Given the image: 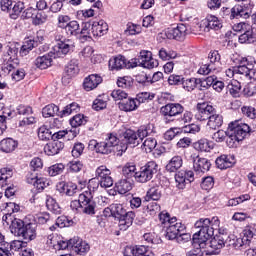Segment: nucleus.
<instances>
[{
  "label": "nucleus",
  "mask_w": 256,
  "mask_h": 256,
  "mask_svg": "<svg viewBox=\"0 0 256 256\" xmlns=\"http://www.w3.org/2000/svg\"><path fill=\"white\" fill-rule=\"evenodd\" d=\"M219 217L200 218L194 224L196 229H199L194 235V239H199L200 241L208 242L213 235H215V229L220 225Z\"/></svg>",
  "instance_id": "1"
},
{
  "label": "nucleus",
  "mask_w": 256,
  "mask_h": 256,
  "mask_svg": "<svg viewBox=\"0 0 256 256\" xmlns=\"http://www.w3.org/2000/svg\"><path fill=\"white\" fill-rule=\"evenodd\" d=\"M223 13L228 15V18L233 20H245L251 17L252 23L256 25V12L253 14V4H237L231 9L223 7Z\"/></svg>",
  "instance_id": "2"
},
{
  "label": "nucleus",
  "mask_w": 256,
  "mask_h": 256,
  "mask_svg": "<svg viewBox=\"0 0 256 256\" xmlns=\"http://www.w3.org/2000/svg\"><path fill=\"white\" fill-rule=\"evenodd\" d=\"M249 131H251L249 125L239 121L231 122L227 129L228 138L226 143L228 147H235V143L243 141L249 135Z\"/></svg>",
  "instance_id": "3"
},
{
  "label": "nucleus",
  "mask_w": 256,
  "mask_h": 256,
  "mask_svg": "<svg viewBox=\"0 0 256 256\" xmlns=\"http://www.w3.org/2000/svg\"><path fill=\"white\" fill-rule=\"evenodd\" d=\"M160 221L166 225V239L172 241L173 239H177L180 233L185 231V225H182L181 222H177V218L169 215V213H160L159 214Z\"/></svg>",
  "instance_id": "4"
},
{
  "label": "nucleus",
  "mask_w": 256,
  "mask_h": 256,
  "mask_svg": "<svg viewBox=\"0 0 256 256\" xmlns=\"http://www.w3.org/2000/svg\"><path fill=\"white\" fill-rule=\"evenodd\" d=\"M159 169V165L155 161L148 162L145 166H142L138 172H136L135 180L138 183H147L153 179V175H156Z\"/></svg>",
  "instance_id": "5"
},
{
  "label": "nucleus",
  "mask_w": 256,
  "mask_h": 256,
  "mask_svg": "<svg viewBox=\"0 0 256 256\" xmlns=\"http://www.w3.org/2000/svg\"><path fill=\"white\" fill-rule=\"evenodd\" d=\"M208 58L210 59V64H204L198 70L200 75H209L212 71H215L219 65H221V55L219 51L214 50L210 52Z\"/></svg>",
  "instance_id": "6"
},
{
  "label": "nucleus",
  "mask_w": 256,
  "mask_h": 256,
  "mask_svg": "<svg viewBox=\"0 0 256 256\" xmlns=\"http://www.w3.org/2000/svg\"><path fill=\"white\" fill-rule=\"evenodd\" d=\"M217 112L213 105L208 103H198L196 106V113L194 115L197 121H208V119Z\"/></svg>",
  "instance_id": "7"
},
{
  "label": "nucleus",
  "mask_w": 256,
  "mask_h": 256,
  "mask_svg": "<svg viewBox=\"0 0 256 256\" xmlns=\"http://www.w3.org/2000/svg\"><path fill=\"white\" fill-rule=\"evenodd\" d=\"M80 201L82 203V212L85 215H95V201H93V194L91 191H85L84 193L80 194Z\"/></svg>",
  "instance_id": "8"
},
{
  "label": "nucleus",
  "mask_w": 256,
  "mask_h": 256,
  "mask_svg": "<svg viewBox=\"0 0 256 256\" xmlns=\"http://www.w3.org/2000/svg\"><path fill=\"white\" fill-rule=\"evenodd\" d=\"M195 173L193 171H178L175 174L176 187L178 189H185L189 183H193L195 181Z\"/></svg>",
  "instance_id": "9"
},
{
  "label": "nucleus",
  "mask_w": 256,
  "mask_h": 256,
  "mask_svg": "<svg viewBox=\"0 0 256 256\" xmlns=\"http://www.w3.org/2000/svg\"><path fill=\"white\" fill-rule=\"evenodd\" d=\"M183 111H185V108L179 103H169L160 109V113L166 117V119H169V117H177V115H181Z\"/></svg>",
  "instance_id": "10"
},
{
  "label": "nucleus",
  "mask_w": 256,
  "mask_h": 256,
  "mask_svg": "<svg viewBox=\"0 0 256 256\" xmlns=\"http://www.w3.org/2000/svg\"><path fill=\"white\" fill-rule=\"evenodd\" d=\"M193 169L195 175L201 177V175H204V173H207L211 169V162L207 158L196 156L193 159Z\"/></svg>",
  "instance_id": "11"
},
{
  "label": "nucleus",
  "mask_w": 256,
  "mask_h": 256,
  "mask_svg": "<svg viewBox=\"0 0 256 256\" xmlns=\"http://www.w3.org/2000/svg\"><path fill=\"white\" fill-rule=\"evenodd\" d=\"M167 39H175L176 41H183L187 36V26L179 24L176 28H171L165 31Z\"/></svg>",
  "instance_id": "12"
},
{
  "label": "nucleus",
  "mask_w": 256,
  "mask_h": 256,
  "mask_svg": "<svg viewBox=\"0 0 256 256\" xmlns=\"http://www.w3.org/2000/svg\"><path fill=\"white\" fill-rule=\"evenodd\" d=\"M71 47H73V44H71L70 40L64 42L60 41L53 47V51L50 53L54 59H57V57H65V55L71 51Z\"/></svg>",
  "instance_id": "13"
},
{
  "label": "nucleus",
  "mask_w": 256,
  "mask_h": 256,
  "mask_svg": "<svg viewBox=\"0 0 256 256\" xmlns=\"http://www.w3.org/2000/svg\"><path fill=\"white\" fill-rule=\"evenodd\" d=\"M19 53V49L13 45L7 46V52L3 56V60L6 63V69L9 71L14 69L12 63H17V54Z\"/></svg>",
  "instance_id": "14"
},
{
  "label": "nucleus",
  "mask_w": 256,
  "mask_h": 256,
  "mask_svg": "<svg viewBox=\"0 0 256 256\" xmlns=\"http://www.w3.org/2000/svg\"><path fill=\"white\" fill-rule=\"evenodd\" d=\"M108 31L109 25H107V22L103 20L91 22V33L93 37H103V35H107Z\"/></svg>",
  "instance_id": "15"
},
{
  "label": "nucleus",
  "mask_w": 256,
  "mask_h": 256,
  "mask_svg": "<svg viewBox=\"0 0 256 256\" xmlns=\"http://www.w3.org/2000/svg\"><path fill=\"white\" fill-rule=\"evenodd\" d=\"M65 144L59 140H53L44 146V152L46 155L53 156L59 155L63 151Z\"/></svg>",
  "instance_id": "16"
},
{
  "label": "nucleus",
  "mask_w": 256,
  "mask_h": 256,
  "mask_svg": "<svg viewBox=\"0 0 256 256\" xmlns=\"http://www.w3.org/2000/svg\"><path fill=\"white\" fill-rule=\"evenodd\" d=\"M127 58L123 55L114 56L109 60L108 67L110 71H121L127 67Z\"/></svg>",
  "instance_id": "17"
},
{
  "label": "nucleus",
  "mask_w": 256,
  "mask_h": 256,
  "mask_svg": "<svg viewBox=\"0 0 256 256\" xmlns=\"http://www.w3.org/2000/svg\"><path fill=\"white\" fill-rule=\"evenodd\" d=\"M25 241H33L37 237V224L35 223H28L24 226V229H22V232H20V236Z\"/></svg>",
  "instance_id": "18"
},
{
  "label": "nucleus",
  "mask_w": 256,
  "mask_h": 256,
  "mask_svg": "<svg viewBox=\"0 0 256 256\" xmlns=\"http://www.w3.org/2000/svg\"><path fill=\"white\" fill-rule=\"evenodd\" d=\"M70 245H72L73 251L78 253V255H83V253L89 251V244L79 237L70 239Z\"/></svg>",
  "instance_id": "19"
},
{
  "label": "nucleus",
  "mask_w": 256,
  "mask_h": 256,
  "mask_svg": "<svg viewBox=\"0 0 256 256\" xmlns=\"http://www.w3.org/2000/svg\"><path fill=\"white\" fill-rule=\"evenodd\" d=\"M102 81L103 78H101V76L98 74H92L85 78L83 87L85 91H93V89H97Z\"/></svg>",
  "instance_id": "20"
},
{
  "label": "nucleus",
  "mask_w": 256,
  "mask_h": 256,
  "mask_svg": "<svg viewBox=\"0 0 256 256\" xmlns=\"http://www.w3.org/2000/svg\"><path fill=\"white\" fill-rule=\"evenodd\" d=\"M193 249L187 252V256H203V249L207 247V242L192 238Z\"/></svg>",
  "instance_id": "21"
},
{
  "label": "nucleus",
  "mask_w": 256,
  "mask_h": 256,
  "mask_svg": "<svg viewBox=\"0 0 256 256\" xmlns=\"http://www.w3.org/2000/svg\"><path fill=\"white\" fill-rule=\"evenodd\" d=\"M239 63L240 65L235 69L236 73H239V75H245L249 78L253 64L249 63V59L247 58H240Z\"/></svg>",
  "instance_id": "22"
},
{
  "label": "nucleus",
  "mask_w": 256,
  "mask_h": 256,
  "mask_svg": "<svg viewBox=\"0 0 256 256\" xmlns=\"http://www.w3.org/2000/svg\"><path fill=\"white\" fill-rule=\"evenodd\" d=\"M235 165V157L221 155L216 159V167L218 169H229Z\"/></svg>",
  "instance_id": "23"
},
{
  "label": "nucleus",
  "mask_w": 256,
  "mask_h": 256,
  "mask_svg": "<svg viewBox=\"0 0 256 256\" xmlns=\"http://www.w3.org/2000/svg\"><path fill=\"white\" fill-rule=\"evenodd\" d=\"M56 187L59 193H64V195H68V197H73V195L77 193V186L73 183L60 182Z\"/></svg>",
  "instance_id": "24"
},
{
  "label": "nucleus",
  "mask_w": 256,
  "mask_h": 256,
  "mask_svg": "<svg viewBox=\"0 0 256 256\" xmlns=\"http://www.w3.org/2000/svg\"><path fill=\"white\" fill-rule=\"evenodd\" d=\"M53 59H54L53 55L51 54V52H49L46 55L39 56L38 58H36L35 65L38 69H47L51 67V63H53Z\"/></svg>",
  "instance_id": "25"
},
{
  "label": "nucleus",
  "mask_w": 256,
  "mask_h": 256,
  "mask_svg": "<svg viewBox=\"0 0 256 256\" xmlns=\"http://www.w3.org/2000/svg\"><path fill=\"white\" fill-rule=\"evenodd\" d=\"M123 138V143H126L127 145H132V147H137V145H139L137 133L131 129H128L123 133Z\"/></svg>",
  "instance_id": "26"
},
{
  "label": "nucleus",
  "mask_w": 256,
  "mask_h": 256,
  "mask_svg": "<svg viewBox=\"0 0 256 256\" xmlns=\"http://www.w3.org/2000/svg\"><path fill=\"white\" fill-rule=\"evenodd\" d=\"M180 167H183V158L181 156H174L166 165V171L168 173H177Z\"/></svg>",
  "instance_id": "27"
},
{
  "label": "nucleus",
  "mask_w": 256,
  "mask_h": 256,
  "mask_svg": "<svg viewBox=\"0 0 256 256\" xmlns=\"http://www.w3.org/2000/svg\"><path fill=\"white\" fill-rule=\"evenodd\" d=\"M27 183L36 187L38 191H43L45 187H49V180L43 177H28Z\"/></svg>",
  "instance_id": "28"
},
{
  "label": "nucleus",
  "mask_w": 256,
  "mask_h": 256,
  "mask_svg": "<svg viewBox=\"0 0 256 256\" xmlns=\"http://www.w3.org/2000/svg\"><path fill=\"white\" fill-rule=\"evenodd\" d=\"M10 222H11V225H10L11 233H13V235H15L16 237L21 236V232H23V230L25 229V222L17 218H14Z\"/></svg>",
  "instance_id": "29"
},
{
  "label": "nucleus",
  "mask_w": 256,
  "mask_h": 256,
  "mask_svg": "<svg viewBox=\"0 0 256 256\" xmlns=\"http://www.w3.org/2000/svg\"><path fill=\"white\" fill-rule=\"evenodd\" d=\"M221 125H223V116H221V114H217L216 112L208 119L206 127H208V129L215 130L219 129Z\"/></svg>",
  "instance_id": "30"
},
{
  "label": "nucleus",
  "mask_w": 256,
  "mask_h": 256,
  "mask_svg": "<svg viewBox=\"0 0 256 256\" xmlns=\"http://www.w3.org/2000/svg\"><path fill=\"white\" fill-rule=\"evenodd\" d=\"M115 189L120 195H125L133 189V184H131L127 179H121L115 184Z\"/></svg>",
  "instance_id": "31"
},
{
  "label": "nucleus",
  "mask_w": 256,
  "mask_h": 256,
  "mask_svg": "<svg viewBox=\"0 0 256 256\" xmlns=\"http://www.w3.org/2000/svg\"><path fill=\"white\" fill-rule=\"evenodd\" d=\"M15 147H17V142L12 138L3 139L0 142V151H3V153H12V151H15Z\"/></svg>",
  "instance_id": "32"
},
{
  "label": "nucleus",
  "mask_w": 256,
  "mask_h": 256,
  "mask_svg": "<svg viewBox=\"0 0 256 256\" xmlns=\"http://www.w3.org/2000/svg\"><path fill=\"white\" fill-rule=\"evenodd\" d=\"M65 73L68 77H75L79 73V60L72 59L65 67Z\"/></svg>",
  "instance_id": "33"
},
{
  "label": "nucleus",
  "mask_w": 256,
  "mask_h": 256,
  "mask_svg": "<svg viewBox=\"0 0 256 256\" xmlns=\"http://www.w3.org/2000/svg\"><path fill=\"white\" fill-rule=\"evenodd\" d=\"M225 243H227V236H214L212 238V240L210 241V243L206 244L209 245V247H211L212 249H223V247H225Z\"/></svg>",
  "instance_id": "34"
},
{
  "label": "nucleus",
  "mask_w": 256,
  "mask_h": 256,
  "mask_svg": "<svg viewBox=\"0 0 256 256\" xmlns=\"http://www.w3.org/2000/svg\"><path fill=\"white\" fill-rule=\"evenodd\" d=\"M206 23H207L206 24L207 29H213L214 31H219V29L223 27L221 20L214 15L207 16Z\"/></svg>",
  "instance_id": "35"
},
{
  "label": "nucleus",
  "mask_w": 256,
  "mask_h": 256,
  "mask_svg": "<svg viewBox=\"0 0 256 256\" xmlns=\"http://www.w3.org/2000/svg\"><path fill=\"white\" fill-rule=\"evenodd\" d=\"M46 207L48 211H51L54 215H61V206H59L55 198L48 196L46 199Z\"/></svg>",
  "instance_id": "36"
},
{
  "label": "nucleus",
  "mask_w": 256,
  "mask_h": 256,
  "mask_svg": "<svg viewBox=\"0 0 256 256\" xmlns=\"http://www.w3.org/2000/svg\"><path fill=\"white\" fill-rule=\"evenodd\" d=\"M23 9H25V4L23 2H15L12 4V7L9 10V16L12 19H17L19 15L23 12Z\"/></svg>",
  "instance_id": "37"
},
{
  "label": "nucleus",
  "mask_w": 256,
  "mask_h": 256,
  "mask_svg": "<svg viewBox=\"0 0 256 256\" xmlns=\"http://www.w3.org/2000/svg\"><path fill=\"white\" fill-rule=\"evenodd\" d=\"M118 105L121 111H126V112L135 111V109H137V100L135 99H128L126 101L123 100Z\"/></svg>",
  "instance_id": "38"
},
{
  "label": "nucleus",
  "mask_w": 256,
  "mask_h": 256,
  "mask_svg": "<svg viewBox=\"0 0 256 256\" xmlns=\"http://www.w3.org/2000/svg\"><path fill=\"white\" fill-rule=\"evenodd\" d=\"M37 45H38L37 41H35V40H31V39L26 40L20 49V55L22 57L29 55V52L33 51V49H35V47H37Z\"/></svg>",
  "instance_id": "39"
},
{
  "label": "nucleus",
  "mask_w": 256,
  "mask_h": 256,
  "mask_svg": "<svg viewBox=\"0 0 256 256\" xmlns=\"http://www.w3.org/2000/svg\"><path fill=\"white\" fill-rule=\"evenodd\" d=\"M227 91L232 95V97L237 98L241 95V83L237 80L232 81L227 85Z\"/></svg>",
  "instance_id": "40"
},
{
  "label": "nucleus",
  "mask_w": 256,
  "mask_h": 256,
  "mask_svg": "<svg viewBox=\"0 0 256 256\" xmlns=\"http://www.w3.org/2000/svg\"><path fill=\"white\" fill-rule=\"evenodd\" d=\"M42 115L45 118L55 117V115H59V106L55 104H50L45 106L42 109Z\"/></svg>",
  "instance_id": "41"
},
{
  "label": "nucleus",
  "mask_w": 256,
  "mask_h": 256,
  "mask_svg": "<svg viewBox=\"0 0 256 256\" xmlns=\"http://www.w3.org/2000/svg\"><path fill=\"white\" fill-rule=\"evenodd\" d=\"M81 41H87L88 39H91V35L93 33L91 32V22H85L82 25V29L79 32Z\"/></svg>",
  "instance_id": "42"
},
{
  "label": "nucleus",
  "mask_w": 256,
  "mask_h": 256,
  "mask_svg": "<svg viewBox=\"0 0 256 256\" xmlns=\"http://www.w3.org/2000/svg\"><path fill=\"white\" fill-rule=\"evenodd\" d=\"M65 31H66L67 35L77 37V35H79V33H80L79 22H77L75 20L69 22V24L65 27Z\"/></svg>",
  "instance_id": "43"
},
{
  "label": "nucleus",
  "mask_w": 256,
  "mask_h": 256,
  "mask_svg": "<svg viewBox=\"0 0 256 256\" xmlns=\"http://www.w3.org/2000/svg\"><path fill=\"white\" fill-rule=\"evenodd\" d=\"M135 219V212L129 211L125 212L124 216L120 218V225H124L125 227H131L133 225V221Z\"/></svg>",
  "instance_id": "44"
},
{
  "label": "nucleus",
  "mask_w": 256,
  "mask_h": 256,
  "mask_svg": "<svg viewBox=\"0 0 256 256\" xmlns=\"http://www.w3.org/2000/svg\"><path fill=\"white\" fill-rule=\"evenodd\" d=\"M135 171H137V167L133 162L126 163L122 168V173L125 177H134L135 179V173H137Z\"/></svg>",
  "instance_id": "45"
},
{
  "label": "nucleus",
  "mask_w": 256,
  "mask_h": 256,
  "mask_svg": "<svg viewBox=\"0 0 256 256\" xmlns=\"http://www.w3.org/2000/svg\"><path fill=\"white\" fill-rule=\"evenodd\" d=\"M11 177H13V170L8 168L0 169V185H2V187L7 185V181H9Z\"/></svg>",
  "instance_id": "46"
},
{
  "label": "nucleus",
  "mask_w": 256,
  "mask_h": 256,
  "mask_svg": "<svg viewBox=\"0 0 256 256\" xmlns=\"http://www.w3.org/2000/svg\"><path fill=\"white\" fill-rule=\"evenodd\" d=\"M63 171H65V165L63 163L54 164L48 168L50 177H57V175H61Z\"/></svg>",
  "instance_id": "47"
},
{
  "label": "nucleus",
  "mask_w": 256,
  "mask_h": 256,
  "mask_svg": "<svg viewBox=\"0 0 256 256\" xmlns=\"http://www.w3.org/2000/svg\"><path fill=\"white\" fill-rule=\"evenodd\" d=\"M38 138L41 141H49V139H53V134L51 133V130L47 128V126H41L38 129Z\"/></svg>",
  "instance_id": "48"
},
{
  "label": "nucleus",
  "mask_w": 256,
  "mask_h": 256,
  "mask_svg": "<svg viewBox=\"0 0 256 256\" xmlns=\"http://www.w3.org/2000/svg\"><path fill=\"white\" fill-rule=\"evenodd\" d=\"M256 37L253 30H248L239 36V43H255Z\"/></svg>",
  "instance_id": "49"
},
{
  "label": "nucleus",
  "mask_w": 256,
  "mask_h": 256,
  "mask_svg": "<svg viewBox=\"0 0 256 256\" xmlns=\"http://www.w3.org/2000/svg\"><path fill=\"white\" fill-rule=\"evenodd\" d=\"M125 208H123V205L121 204H112V217H115L116 219L125 217Z\"/></svg>",
  "instance_id": "50"
},
{
  "label": "nucleus",
  "mask_w": 256,
  "mask_h": 256,
  "mask_svg": "<svg viewBox=\"0 0 256 256\" xmlns=\"http://www.w3.org/2000/svg\"><path fill=\"white\" fill-rule=\"evenodd\" d=\"M161 191H163V187L161 186L152 187L147 192V195L153 201H159L161 199Z\"/></svg>",
  "instance_id": "51"
},
{
  "label": "nucleus",
  "mask_w": 256,
  "mask_h": 256,
  "mask_svg": "<svg viewBox=\"0 0 256 256\" xmlns=\"http://www.w3.org/2000/svg\"><path fill=\"white\" fill-rule=\"evenodd\" d=\"M194 149H196V151H204L206 153H209V151H211L209 141H207L206 139H201L194 143Z\"/></svg>",
  "instance_id": "52"
},
{
  "label": "nucleus",
  "mask_w": 256,
  "mask_h": 256,
  "mask_svg": "<svg viewBox=\"0 0 256 256\" xmlns=\"http://www.w3.org/2000/svg\"><path fill=\"white\" fill-rule=\"evenodd\" d=\"M87 123V118L83 114H78L70 119L71 127H81V125H85Z\"/></svg>",
  "instance_id": "53"
},
{
  "label": "nucleus",
  "mask_w": 256,
  "mask_h": 256,
  "mask_svg": "<svg viewBox=\"0 0 256 256\" xmlns=\"http://www.w3.org/2000/svg\"><path fill=\"white\" fill-rule=\"evenodd\" d=\"M182 87L186 91H193L195 89V87H197V79L196 78H188L185 80V78H183Z\"/></svg>",
  "instance_id": "54"
},
{
  "label": "nucleus",
  "mask_w": 256,
  "mask_h": 256,
  "mask_svg": "<svg viewBox=\"0 0 256 256\" xmlns=\"http://www.w3.org/2000/svg\"><path fill=\"white\" fill-rule=\"evenodd\" d=\"M35 223L39 225H45V223H51V216L49 213H40L34 216Z\"/></svg>",
  "instance_id": "55"
},
{
  "label": "nucleus",
  "mask_w": 256,
  "mask_h": 256,
  "mask_svg": "<svg viewBox=\"0 0 256 256\" xmlns=\"http://www.w3.org/2000/svg\"><path fill=\"white\" fill-rule=\"evenodd\" d=\"M109 175H111V170L107 169L106 166H100L96 169V177L98 181L109 177Z\"/></svg>",
  "instance_id": "56"
},
{
  "label": "nucleus",
  "mask_w": 256,
  "mask_h": 256,
  "mask_svg": "<svg viewBox=\"0 0 256 256\" xmlns=\"http://www.w3.org/2000/svg\"><path fill=\"white\" fill-rule=\"evenodd\" d=\"M155 147H157V140H155V138H147L143 142V149L147 153H151V151H153V149H155Z\"/></svg>",
  "instance_id": "57"
},
{
  "label": "nucleus",
  "mask_w": 256,
  "mask_h": 256,
  "mask_svg": "<svg viewBox=\"0 0 256 256\" xmlns=\"http://www.w3.org/2000/svg\"><path fill=\"white\" fill-rule=\"evenodd\" d=\"M71 225H73V220H69L67 216H60L56 219V227H60V229L71 227Z\"/></svg>",
  "instance_id": "58"
},
{
  "label": "nucleus",
  "mask_w": 256,
  "mask_h": 256,
  "mask_svg": "<svg viewBox=\"0 0 256 256\" xmlns=\"http://www.w3.org/2000/svg\"><path fill=\"white\" fill-rule=\"evenodd\" d=\"M111 97L115 101H123V99H127L128 94H127V92L123 91L122 89H117V90L112 91Z\"/></svg>",
  "instance_id": "59"
},
{
  "label": "nucleus",
  "mask_w": 256,
  "mask_h": 256,
  "mask_svg": "<svg viewBox=\"0 0 256 256\" xmlns=\"http://www.w3.org/2000/svg\"><path fill=\"white\" fill-rule=\"evenodd\" d=\"M213 185H215V180L213 179V176H207L203 178L201 187L205 191H208V189H213Z\"/></svg>",
  "instance_id": "60"
},
{
  "label": "nucleus",
  "mask_w": 256,
  "mask_h": 256,
  "mask_svg": "<svg viewBox=\"0 0 256 256\" xmlns=\"http://www.w3.org/2000/svg\"><path fill=\"white\" fill-rule=\"evenodd\" d=\"M242 113L249 119H256V109L253 106H243Z\"/></svg>",
  "instance_id": "61"
},
{
  "label": "nucleus",
  "mask_w": 256,
  "mask_h": 256,
  "mask_svg": "<svg viewBox=\"0 0 256 256\" xmlns=\"http://www.w3.org/2000/svg\"><path fill=\"white\" fill-rule=\"evenodd\" d=\"M113 150L108 146L106 141L98 142V150L96 153H101L102 155H109Z\"/></svg>",
  "instance_id": "62"
},
{
  "label": "nucleus",
  "mask_w": 256,
  "mask_h": 256,
  "mask_svg": "<svg viewBox=\"0 0 256 256\" xmlns=\"http://www.w3.org/2000/svg\"><path fill=\"white\" fill-rule=\"evenodd\" d=\"M243 237L245 239V241L249 244L251 243V239H253L256 235V231L255 228L253 227H247L244 231H243Z\"/></svg>",
  "instance_id": "63"
},
{
  "label": "nucleus",
  "mask_w": 256,
  "mask_h": 256,
  "mask_svg": "<svg viewBox=\"0 0 256 256\" xmlns=\"http://www.w3.org/2000/svg\"><path fill=\"white\" fill-rule=\"evenodd\" d=\"M149 133H151V125L142 126L138 130L136 135H137L139 141H143V139H145V137H147V135H149Z\"/></svg>",
  "instance_id": "64"
}]
</instances>
